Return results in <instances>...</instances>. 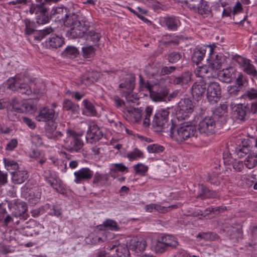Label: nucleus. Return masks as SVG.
I'll list each match as a JSON object with an SVG mask.
<instances>
[{
  "label": "nucleus",
  "instance_id": "f257e3e1",
  "mask_svg": "<svg viewBox=\"0 0 257 257\" xmlns=\"http://www.w3.org/2000/svg\"><path fill=\"white\" fill-rule=\"evenodd\" d=\"M51 18L55 17L62 20L64 25L70 27L69 36L72 39L82 37L90 27L89 22L86 19L74 13H68L66 8H56L51 12Z\"/></svg>",
  "mask_w": 257,
  "mask_h": 257
},
{
  "label": "nucleus",
  "instance_id": "f03ea898",
  "mask_svg": "<svg viewBox=\"0 0 257 257\" xmlns=\"http://www.w3.org/2000/svg\"><path fill=\"white\" fill-rule=\"evenodd\" d=\"M170 136L178 142H182L192 138H197L198 132L195 126L192 125H183L177 126L171 120V125L169 128Z\"/></svg>",
  "mask_w": 257,
  "mask_h": 257
},
{
  "label": "nucleus",
  "instance_id": "7ed1b4c3",
  "mask_svg": "<svg viewBox=\"0 0 257 257\" xmlns=\"http://www.w3.org/2000/svg\"><path fill=\"white\" fill-rule=\"evenodd\" d=\"M57 0H45V2L32 5L30 8V13L35 16V19L38 25H44L49 23L51 19V14L49 15V5L50 3H56Z\"/></svg>",
  "mask_w": 257,
  "mask_h": 257
},
{
  "label": "nucleus",
  "instance_id": "20e7f679",
  "mask_svg": "<svg viewBox=\"0 0 257 257\" xmlns=\"http://www.w3.org/2000/svg\"><path fill=\"white\" fill-rule=\"evenodd\" d=\"M34 81V79L25 75L22 77H12L8 81V88L13 91H17L22 94L30 95L32 90L29 86V82Z\"/></svg>",
  "mask_w": 257,
  "mask_h": 257
},
{
  "label": "nucleus",
  "instance_id": "39448f33",
  "mask_svg": "<svg viewBox=\"0 0 257 257\" xmlns=\"http://www.w3.org/2000/svg\"><path fill=\"white\" fill-rule=\"evenodd\" d=\"M66 133L68 136L63 141L65 149L70 152H79L84 146V143L80 136L70 128L66 130Z\"/></svg>",
  "mask_w": 257,
  "mask_h": 257
},
{
  "label": "nucleus",
  "instance_id": "423d86ee",
  "mask_svg": "<svg viewBox=\"0 0 257 257\" xmlns=\"http://www.w3.org/2000/svg\"><path fill=\"white\" fill-rule=\"evenodd\" d=\"M232 111L233 115L237 119L245 121L248 118V114L257 112V103L236 104L232 106Z\"/></svg>",
  "mask_w": 257,
  "mask_h": 257
},
{
  "label": "nucleus",
  "instance_id": "0eeeda50",
  "mask_svg": "<svg viewBox=\"0 0 257 257\" xmlns=\"http://www.w3.org/2000/svg\"><path fill=\"white\" fill-rule=\"evenodd\" d=\"M169 108H167L159 109L155 114L152 120V125L156 131L169 132Z\"/></svg>",
  "mask_w": 257,
  "mask_h": 257
},
{
  "label": "nucleus",
  "instance_id": "6e6552de",
  "mask_svg": "<svg viewBox=\"0 0 257 257\" xmlns=\"http://www.w3.org/2000/svg\"><path fill=\"white\" fill-rule=\"evenodd\" d=\"M218 116L213 115L205 117L198 124V130L202 134H213L216 126H221L223 123L220 121Z\"/></svg>",
  "mask_w": 257,
  "mask_h": 257
},
{
  "label": "nucleus",
  "instance_id": "1a4fd4ad",
  "mask_svg": "<svg viewBox=\"0 0 257 257\" xmlns=\"http://www.w3.org/2000/svg\"><path fill=\"white\" fill-rule=\"evenodd\" d=\"M10 104L12 106V109L8 111V115L12 120H15V118H17L16 115L12 114L13 111L18 113H32L36 108L34 105L29 103H22L16 98H13L10 101Z\"/></svg>",
  "mask_w": 257,
  "mask_h": 257
},
{
  "label": "nucleus",
  "instance_id": "9d476101",
  "mask_svg": "<svg viewBox=\"0 0 257 257\" xmlns=\"http://www.w3.org/2000/svg\"><path fill=\"white\" fill-rule=\"evenodd\" d=\"M206 97L209 102L215 103L218 102L221 96V87L219 84L215 81H207Z\"/></svg>",
  "mask_w": 257,
  "mask_h": 257
},
{
  "label": "nucleus",
  "instance_id": "9b49d317",
  "mask_svg": "<svg viewBox=\"0 0 257 257\" xmlns=\"http://www.w3.org/2000/svg\"><path fill=\"white\" fill-rule=\"evenodd\" d=\"M185 3L190 10H197L198 13L201 15L211 13L209 5L204 0H186Z\"/></svg>",
  "mask_w": 257,
  "mask_h": 257
},
{
  "label": "nucleus",
  "instance_id": "f8f14e48",
  "mask_svg": "<svg viewBox=\"0 0 257 257\" xmlns=\"http://www.w3.org/2000/svg\"><path fill=\"white\" fill-rule=\"evenodd\" d=\"M206 85L207 79L205 77L202 78L193 84L191 87V93L194 99L198 101L204 96L207 89Z\"/></svg>",
  "mask_w": 257,
  "mask_h": 257
},
{
  "label": "nucleus",
  "instance_id": "ddd939ff",
  "mask_svg": "<svg viewBox=\"0 0 257 257\" xmlns=\"http://www.w3.org/2000/svg\"><path fill=\"white\" fill-rule=\"evenodd\" d=\"M10 205L13 216L16 217L22 216L24 219H27V206L25 202L19 199H14L11 201Z\"/></svg>",
  "mask_w": 257,
  "mask_h": 257
},
{
  "label": "nucleus",
  "instance_id": "4468645a",
  "mask_svg": "<svg viewBox=\"0 0 257 257\" xmlns=\"http://www.w3.org/2000/svg\"><path fill=\"white\" fill-rule=\"evenodd\" d=\"M236 61L242 67L244 72L257 78V70L254 66L250 63L249 60L238 56L237 57Z\"/></svg>",
  "mask_w": 257,
  "mask_h": 257
},
{
  "label": "nucleus",
  "instance_id": "2eb2a0df",
  "mask_svg": "<svg viewBox=\"0 0 257 257\" xmlns=\"http://www.w3.org/2000/svg\"><path fill=\"white\" fill-rule=\"evenodd\" d=\"M56 117L53 109L44 107L40 109L39 115L36 116V119L39 121L50 122L54 120Z\"/></svg>",
  "mask_w": 257,
  "mask_h": 257
},
{
  "label": "nucleus",
  "instance_id": "dca6fc26",
  "mask_svg": "<svg viewBox=\"0 0 257 257\" xmlns=\"http://www.w3.org/2000/svg\"><path fill=\"white\" fill-rule=\"evenodd\" d=\"M147 246L146 240L141 237H135L131 239L129 241L130 249L136 252L143 251L145 250Z\"/></svg>",
  "mask_w": 257,
  "mask_h": 257
},
{
  "label": "nucleus",
  "instance_id": "f3484780",
  "mask_svg": "<svg viewBox=\"0 0 257 257\" xmlns=\"http://www.w3.org/2000/svg\"><path fill=\"white\" fill-rule=\"evenodd\" d=\"M76 183H81L84 181L90 179L93 176V172L88 168H82L74 173Z\"/></svg>",
  "mask_w": 257,
  "mask_h": 257
},
{
  "label": "nucleus",
  "instance_id": "a211bd4d",
  "mask_svg": "<svg viewBox=\"0 0 257 257\" xmlns=\"http://www.w3.org/2000/svg\"><path fill=\"white\" fill-rule=\"evenodd\" d=\"M56 128L57 124L54 120L47 123L45 127V131L48 139L57 140L63 136L61 132L56 131Z\"/></svg>",
  "mask_w": 257,
  "mask_h": 257
},
{
  "label": "nucleus",
  "instance_id": "6ab92c4d",
  "mask_svg": "<svg viewBox=\"0 0 257 257\" xmlns=\"http://www.w3.org/2000/svg\"><path fill=\"white\" fill-rule=\"evenodd\" d=\"M207 63L209 68L211 70V77L215 78L217 75V71L220 69L222 66L221 60L218 58V55L215 58L211 57L207 59Z\"/></svg>",
  "mask_w": 257,
  "mask_h": 257
},
{
  "label": "nucleus",
  "instance_id": "aec40b11",
  "mask_svg": "<svg viewBox=\"0 0 257 257\" xmlns=\"http://www.w3.org/2000/svg\"><path fill=\"white\" fill-rule=\"evenodd\" d=\"M216 77L225 83H230L232 81V79L234 77V69L229 67L217 73Z\"/></svg>",
  "mask_w": 257,
  "mask_h": 257
},
{
  "label": "nucleus",
  "instance_id": "412c9836",
  "mask_svg": "<svg viewBox=\"0 0 257 257\" xmlns=\"http://www.w3.org/2000/svg\"><path fill=\"white\" fill-rule=\"evenodd\" d=\"M103 137V134L96 124L91 125L87 132L86 139L99 141Z\"/></svg>",
  "mask_w": 257,
  "mask_h": 257
},
{
  "label": "nucleus",
  "instance_id": "4be33fe9",
  "mask_svg": "<svg viewBox=\"0 0 257 257\" xmlns=\"http://www.w3.org/2000/svg\"><path fill=\"white\" fill-rule=\"evenodd\" d=\"M179 112L186 114L193 112L194 106L191 100L189 98H184L181 99L178 103Z\"/></svg>",
  "mask_w": 257,
  "mask_h": 257
},
{
  "label": "nucleus",
  "instance_id": "5701e85b",
  "mask_svg": "<svg viewBox=\"0 0 257 257\" xmlns=\"http://www.w3.org/2000/svg\"><path fill=\"white\" fill-rule=\"evenodd\" d=\"M218 197H219V195L216 192L210 190L207 187L203 185L199 186V192L196 197L197 198L204 199Z\"/></svg>",
  "mask_w": 257,
  "mask_h": 257
},
{
  "label": "nucleus",
  "instance_id": "b1692460",
  "mask_svg": "<svg viewBox=\"0 0 257 257\" xmlns=\"http://www.w3.org/2000/svg\"><path fill=\"white\" fill-rule=\"evenodd\" d=\"M12 181L15 184H21L28 178L27 172L25 170H17L11 172Z\"/></svg>",
  "mask_w": 257,
  "mask_h": 257
},
{
  "label": "nucleus",
  "instance_id": "393cba45",
  "mask_svg": "<svg viewBox=\"0 0 257 257\" xmlns=\"http://www.w3.org/2000/svg\"><path fill=\"white\" fill-rule=\"evenodd\" d=\"M41 192L38 187H34L30 189L27 192L26 198L30 203L32 205L36 204L41 198Z\"/></svg>",
  "mask_w": 257,
  "mask_h": 257
},
{
  "label": "nucleus",
  "instance_id": "a878e982",
  "mask_svg": "<svg viewBox=\"0 0 257 257\" xmlns=\"http://www.w3.org/2000/svg\"><path fill=\"white\" fill-rule=\"evenodd\" d=\"M64 43L63 38L55 35H52L49 40L46 42L47 46L52 48L60 47Z\"/></svg>",
  "mask_w": 257,
  "mask_h": 257
},
{
  "label": "nucleus",
  "instance_id": "bb28decb",
  "mask_svg": "<svg viewBox=\"0 0 257 257\" xmlns=\"http://www.w3.org/2000/svg\"><path fill=\"white\" fill-rule=\"evenodd\" d=\"M191 80V74L188 72H184L180 75L173 77L171 79L172 83L175 85H183L187 84Z\"/></svg>",
  "mask_w": 257,
  "mask_h": 257
},
{
  "label": "nucleus",
  "instance_id": "cd10ccee",
  "mask_svg": "<svg viewBox=\"0 0 257 257\" xmlns=\"http://www.w3.org/2000/svg\"><path fill=\"white\" fill-rule=\"evenodd\" d=\"M109 179V175L108 174H100L98 172H96L93 177L92 183L94 185L99 184L101 186L106 185Z\"/></svg>",
  "mask_w": 257,
  "mask_h": 257
},
{
  "label": "nucleus",
  "instance_id": "c85d7f7f",
  "mask_svg": "<svg viewBox=\"0 0 257 257\" xmlns=\"http://www.w3.org/2000/svg\"><path fill=\"white\" fill-rule=\"evenodd\" d=\"M165 58L171 64L180 63L183 59L181 53L176 51L169 52L165 55Z\"/></svg>",
  "mask_w": 257,
  "mask_h": 257
},
{
  "label": "nucleus",
  "instance_id": "c756f323",
  "mask_svg": "<svg viewBox=\"0 0 257 257\" xmlns=\"http://www.w3.org/2000/svg\"><path fill=\"white\" fill-rule=\"evenodd\" d=\"M244 164L249 169L256 167L257 165V154L254 153L249 154L244 160Z\"/></svg>",
  "mask_w": 257,
  "mask_h": 257
},
{
  "label": "nucleus",
  "instance_id": "7c9ffc66",
  "mask_svg": "<svg viewBox=\"0 0 257 257\" xmlns=\"http://www.w3.org/2000/svg\"><path fill=\"white\" fill-rule=\"evenodd\" d=\"M227 109V104L224 103L220 104V105L215 109L213 113V115H216L218 116V119L224 123L225 122V118L224 116V114L226 112Z\"/></svg>",
  "mask_w": 257,
  "mask_h": 257
},
{
  "label": "nucleus",
  "instance_id": "2f4dec72",
  "mask_svg": "<svg viewBox=\"0 0 257 257\" xmlns=\"http://www.w3.org/2000/svg\"><path fill=\"white\" fill-rule=\"evenodd\" d=\"M63 108L66 111H70L73 113H76L79 110L78 105L74 103L69 99H65L63 102Z\"/></svg>",
  "mask_w": 257,
  "mask_h": 257
},
{
  "label": "nucleus",
  "instance_id": "473e14b6",
  "mask_svg": "<svg viewBox=\"0 0 257 257\" xmlns=\"http://www.w3.org/2000/svg\"><path fill=\"white\" fill-rule=\"evenodd\" d=\"M168 91L166 89H163L159 92L155 91L151 92L150 97L154 101H161L167 97L168 95Z\"/></svg>",
  "mask_w": 257,
  "mask_h": 257
},
{
  "label": "nucleus",
  "instance_id": "72a5a7b5",
  "mask_svg": "<svg viewBox=\"0 0 257 257\" xmlns=\"http://www.w3.org/2000/svg\"><path fill=\"white\" fill-rule=\"evenodd\" d=\"M116 257H130V252L126 245L119 244L115 249Z\"/></svg>",
  "mask_w": 257,
  "mask_h": 257
},
{
  "label": "nucleus",
  "instance_id": "f704fd0d",
  "mask_svg": "<svg viewBox=\"0 0 257 257\" xmlns=\"http://www.w3.org/2000/svg\"><path fill=\"white\" fill-rule=\"evenodd\" d=\"M53 31L54 30L51 27H48L38 31H36L34 33V39L35 40H41Z\"/></svg>",
  "mask_w": 257,
  "mask_h": 257
},
{
  "label": "nucleus",
  "instance_id": "c9c22d12",
  "mask_svg": "<svg viewBox=\"0 0 257 257\" xmlns=\"http://www.w3.org/2000/svg\"><path fill=\"white\" fill-rule=\"evenodd\" d=\"M205 54V50L200 49L195 51L192 56V61L198 65L199 63L203 59Z\"/></svg>",
  "mask_w": 257,
  "mask_h": 257
},
{
  "label": "nucleus",
  "instance_id": "e433bc0d",
  "mask_svg": "<svg viewBox=\"0 0 257 257\" xmlns=\"http://www.w3.org/2000/svg\"><path fill=\"white\" fill-rule=\"evenodd\" d=\"M165 22L167 28L172 31H176L178 27V20L175 18L167 17Z\"/></svg>",
  "mask_w": 257,
  "mask_h": 257
},
{
  "label": "nucleus",
  "instance_id": "4c0bfd02",
  "mask_svg": "<svg viewBox=\"0 0 257 257\" xmlns=\"http://www.w3.org/2000/svg\"><path fill=\"white\" fill-rule=\"evenodd\" d=\"M119 87L126 89L123 92H132L135 88L134 81L133 79H125L123 83L119 84Z\"/></svg>",
  "mask_w": 257,
  "mask_h": 257
},
{
  "label": "nucleus",
  "instance_id": "58836bf2",
  "mask_svg": "<svg viewBox=\"0 0 257 257\" xmlns=\"http://www.w3.org/2000/svg\"><path fill=\"white\" fill-rule=\"evenodd\" d=\"M161 239L168 247H175L178 244L175 238L171 235H166L162 237Z\"/></svg>",
  "mask_w": 257,
  "mask_h": 257
},
{
  "label": "nucleus",
  "instance_id": "ea45409f",
  "mask_svg": "<svg viewBox=\"0 0 257 257\" xmlns=\"http://www.w3.org/2000/svg\"><path fill=\"white\" fill-rule=\"evenodd\" d=\"M4 162L7 170L10 172L12 170H14V171L18 170L19 166L16 162L9 159L4 158Z\"/></svg>",
  "mask_w": 257,
  "mask_h": 257
},
{
  "label": "nucleus",
  "instance_id": "a19ab883",
  "mask_svg": "<svg viewBox=\"0 0 257 257\" xmlns=\"http://www.w3.org/2000/svg\"><path fill=\"white\" fill-rule=\"evenodd\" d=\"M127 111L129 113H132L136 122H139L141 120L142 116L141 112L142 111L141 108L131 107L127 108Z\"/></svg>",
  "mask_w": 257,
  "mask_h": 257
},
{
  "label": "nucleus",
  "instance_id": "79ce46f5",
  "mask_svg": "<svg viewBox=\"0 0 257 257\" xmlns=\"http://www.w3.org/2000/svg\"><path fill=\"white\" fill-rule=\"evenodd\" d=\"M168 248V247L161 238L156 243L154 246V250L156 253H162L165 252Z\"/></svg>",
  "mask_w": 257,
  "mask_h": 257
},
{
  "label": "nucleus",
  "instance_id": "37998d69",
  "mask_svg": "<svg viewBox=\"0 0 257 257\" xmlns=\"http://www.w3.org/2000/svg\"><path fill=\"white\" fill-rule=\"evenodd\" d=\"M103 226L106 229L112 231H117L119 229L117 223L111 219H107L105 221L103 222Z\"/></svg>",
  "mask_w": 257,
  "mask_h": 257
},
{
  "label": "nucleus",
  "instance_id": "c03bdc74",
  "mask_svg": "<svg viewBox=\"0 0 257 257\" xmlns=\"http://www.w3.org/2000/svg\"><path fill=\"white\" fill-rule=\"evenodd\" d=\"M83 103L86 109L89 113L90 115L94 116L96 114V110L94 105L88 100L85 99L83 101Z\"/></svg>",
  "mask_w": 257,
  "mask_h": 257
},
{
  "label": "nucleus",
  "instance_id": "a18cd8bd",
  "mask_svg": "<svg viewBox=\"0 0 257 257\" xmlns=\"http://www.w3.org/2000/svg\"><path fill=\"white\" fill-rule=\"evenodd\" d=\"M127 157L130 161H132L138 158H142L144 157V155L141 151L135 148L133 151L127 154Z\"/></svg>",
  "mask_w": 257,
  "mask_h": 257
},
{
  "label": "nucleus",
  "instance_id": "49530a36",
  "mask_svg": "<svg viewBox=\"0 0 257 257\" xmlns=\"http://www.w3.org/2000/svg\"><path fill=\"white\" fill-rule=\"evenodd\" d=\"M110 170V172L114 173L116 172H127L128 171V168L125 167L122 163L112 164Z\"/></svg>",
  "mask_w": 257,
  "mask_h": 257
},
{
  "label": "nucleus",
  "instance_id": "de8ad7c7",
  "mask_svg": "<svg viewBox=\"0 0 257 257\" xmlns=\"http://www.w3.org/2000/svg\"><path fill=\"white\" fill-rule=\"evenodd\" d=\"M221 178L218 173L213 172L208 177V181L211 184L218 186L220 184Z\"/></svg>",
  "mask_w": 257,
  "mask_h": 257
},
{
  "label": "nucleus",
  "instance_id": "09e8293b",
  "mask_svg": "<svg viewBox=\"0 0 257 257\" xmlns=\"http://www.w3.org/2000/svg\"><path fill=\"white\" fill-rule=\"evenodd\" d=\"M147 150L150 153H159L164 151V147L158 144H152L148 146Z\"/></svg>",
  "mask_w": 257,
  "mask_h": 257
},
{
  "label": "nucleus",
  "instance_id": "8fccbe9b",
  "mask_svg": "<svg viewBox=\"0 0 257 257\" xmlns=\"http://www.w3.org/2000/svg\"><path fill=\"white\" fill-rule=\"evenodd\" d=\"M155 211L160 213H165L168 211L177 208V205H173L168 207L162 206L158 204H155Z\"/></svg>",
  "mask_w": 257,
  "mask_h": 257
},
{
  "label": "nucleus",
  "instance_id": "3c124183",
  "mask_svg": "<svg viewBox=\"0 0 257 257\" xmlns=\"http://www.w3.org/2000/svg\"><path fill=\"white\" fill-rule=\"evenodd\" d=\"M26 26V33L28 35H31L34 32L35 30V24L34 22H31L30 20H26L25 21Z\"/></svg>",
  "mask_w": 257,
  "mask_h": 257
},
{
  "label": "nucleus",
  "instance_id": "603ef678",
  "mask_svg": "<svg viewBox=\"0 0 257 257\" xmlns=\"http://www.w3.org/2000/svg\"><path fill=\"white\" fill-rule=\"evenodd\" d=\"M153 109L150 106H147L145 109V115L143 121L144 126H148L150 124V117L152 115Z\"/></svg>",
  "mask_w": 257,
  "mask_h": 257
},
{
  "label": "nucleus",
  "instance_id": "864d4df0",
  "mask_svg": "<svg viewBox=\"0 0 257 257\" xmlns=\"http://www.w3.org/2000/svg\"><path fill=\"white\" fill-rule=\"evenodd\" d=\"M101 37L99 33L91 31L89 32L86 35V39L91 40L94 43L98 42Z\"/></svg>",
  "mask_w": 257,
  "mask_h": 257
},
{
  "label": "nucleus",
  "instance_id": "5fc2aeb1",
  "mask_svg": "<svg viewBox=\"0 0 257 257\" xmlns=\"http://www.w3.org/2000/svg\"><path fill=\"white\" fill-rule=\"evenodd\" d=\"M84 57L90 58L94 56L95 50L91 46L82 48Z\"/></svg>",
  "mask_w": 257,
  "mask_h": 257
},
{
  "label": "nucleus",
  "instance_id": "6e6d98bb",
  "mask_svg": "<svg viewBox=\"0 0 257 257\" xmlns=\"http://www.w3.org/2000/svg\"><path fill=\"white\" fill-rule=\"evenodd\" d=\"M254 141V140L253 138H247L244 139L241 141V143L239 146L243 148L247 149L250 151L252 148Z\"/></svg>",
  "mask_w": 257,
  "mask_h": 257
},
{
  "label": "nucleus",
  "instance_id": "4d7b16f0",
  "mask_svg": "<svg viewBox=\"0 0 257 257\" xmlns=\"http://www.w3.org/2000/svg\"><path fill=\"white\" fill-rule=\"evenodd\" d=\"M236 83L238 86V87L245 86L247 84L248 81L244 75L239 73L236 78Z\"/></svg>",
  "mask_w": 257,
  "mask_h": 257
},
{
  "label": "nucleus",
  "instance_id": "13d9d810",
  "mask_svg": "<svg viewBox=\"0 0 257 257\" xmlns=\"http://www.w3.org/2000/svg\"><path fill=\"white\" fill-rule=\"evenodd\" d=\"M244 96L250 99H257V89L253 88L248 89L245 91ZM254 103H257V102Z\"/></svg>",
  "mask_w": 257,
  "mask_h": 257
},
{
  "label": "nucleus",
  "instance_id": "bf43d9fd",
  "mask_svg": "<svg viewBox=\"0 0 257 257\" xmlns=\"http://www.w3.org/2000/svg\"><path fill=\"white\" fill-rule=\"evenodd\" d=\"M199 72L201 74H204V78L211 77V70L209 68V65L207 64L200 67ZM203 78V77H202Z\"/></svg>",
  "mask_w": 257,
  "mask_h": 257
},
{
  "label": "nucleus",
  "instance_id": "052dcab7",
  "mask_svg": "<svg viewBox=\"0 0 257 257\" xmlns=\"http://www.w3.org/2000/svg\"><path fill=\"white\" fill-rule=\"evenodd\" d=\"M80 82H78V84H85V85H89L91 83L90 78V71H87L81 76Z\"/></svg>",
  "mask_w": 257,
  "mask_h": 257
},
{
  "label": "nucleus",
  "instance_id": "680f3d73",
  "mask_svg": "<svg viewBox=\"0 0 257 257\" xmlns=\"http://www.w3.org/2000/svg\"><path fill=\"white\" fill-rule=\"evenodd\" d=\"M176 70V67L172 66H164L162 68L161 70V75H169L171 73L174 72Z\"/></svg>",
  "mask_w": 257,
  "mask_h": 257
},
{
  "label": "nucleus",
  "instance_id": "e2e57ef3",
  "mask_svg": "<svg viewBox=\"0 0 257 257\" xmlns=\"http://www.w3.org/2000/svg\"><path fill=\"white\" fill-rule=\"evenodd\" d=\"M219 3L221 4L222 7L223 8L222 15L223 16L228 17L230 16V14H232V8L228 6H226L225 3L219 2Z\"/></svg>",
  "mask_w": 257,
  "mask_h": 257
},
{
  "label": "nucleus",
  "instance_id": "0e129e2a",
  "mask_svg": "<svg viewBox=\"0 0 257 257\" xmlns=\"http://www.w3.org/2000/svg\"><path fill=\"white\" fill-rule=\"evenodd\" d=\"M249 150L247 149L243 148L241 147H237L235 149V153L238 158H242L245 155L249 154Z\"/></svg>",
  "mask_w": 257,
  "mask_h": 257
},
{
  "label": "nucleus",
  "instance_id": "69168bd1",
  "mask_svg": "<svg viewBox=\"0 0 257 257\" xmlns=\"http://www.w3.org/2000/svg\"><path fill=\"white\" fill-rule=\"evenodd\" d=\"M227 92L230 97L235 96L238 95L239 89L236 86H229L227 87Z\"/></svg>",
  "mask_w": 257,
  "mask_h": 257
},
{
  "label": "nucleus",
  "instance_id": "338daca9",
  "mask_svg": "<svg viewBox=\"0 0 257 257\" xmlns=\"http://www.w3.org/2000/svg\"><path fill=\"white\" fill-rule=\"evenodd\" d=\"M134 169L137 173H145L148 171V168L147 166L139 163L134 166Z\"/></svg>",
  "mask_w": 257,
  "mask_h": 257
},
{
  "label": "nucleus",
  "instance_id": "774afa93",
  "mask_svg": "<svg viewBox=\"0 0 257 257\" xmlns=\"http://www.w3.org/2000/svg\"><path fill=\"white\" fill-rule=\"evenodd\" d=\"M217 235L214 233L209 232L206 233H199L197 235V237H199L200 238L205 239H214L216 238V237Z\"/></svg>",
  "mask_w": 257,
  "mask_h": 257
}]
</instances>
